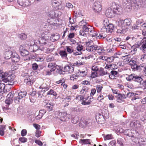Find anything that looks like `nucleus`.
<instances>
[{"label": "nucleus", "mask_w": 146, "mask_h": 146, "mask_svg": "<svg viewBox=\"0 0 146 146\" xmlns=\"http://www.w3.org/2000/svg\"><path fill=\"white\" fill-rule=\"evenodd\" d=\"M66 48L67 51L69 53H71L73 52V50L70 47L67 46L66 47Z\"/></svg>", "instance_id": "obj_62"}, {"label": "nucleus", "mask_w": 146, "mask_h": 146, "mask_svg": "<svg viewBox=\"0 0 146 146\" xmlns=\"http://www.w3.org/2000/svg\"><path fill=\"white\" fill-rule=\"evenodd\" d=\"M19 52L21 55L23 56L28 55L29 54V52L25 49H23L21 46L20 47Z\"/></svg>", "instance_id": "obj_16"}, {"label": "nucleus", "mask_w": 146, "mask_h": 146, "mask_svg": "<svg viewBox=\"0 0 146 146\" xmlns=\"http://www.w3.org/2000/svg\"><path fill=\"white\" fill-rule=\"evenodd\" d=\"M139 7V5L136 0H135L134 1L131 2V9H133L135 10H136L138 9Z\"/></svg>", "instance_id": "obj_18"}, {"label": "nucleus", "mask_w": 146, "mask_h": 146, "mask_svg": "<svg viewBox=\"0 0 146 146\" xmlns=\"http://www.w3.org/2000/svg\"><path fill=\"white\" fill-rule=\"evenodd\" d=\"M104 140H106L111 139L112 138V136L111 135H107L104 137Z\"/></svg>", "instance_id": "obj_50"}, {"label": "nucleus", "mask_w": 146, "mask_h": 146, "mask_svg": "<svg viewBox=\"0 0 146 146\" xmlns=\"http://www.w3.org/2000/svg\"><path fill=\"white\" fill-rule=\"evenodd\" d=\"M13 51L11 50H9L8 51H6L5 53V57L7 58V59L11 58Z\"/></svg>", "instance_id": "obj_24"}, {"label": "nucleus", "mask_w": 146, "mask_h": 146, "mask_svg": "<svg viewBox=\"0 0 146 146\" xmlns=\"http://www.w3.org/2000/svg\"><path fill=\"white\" fill-rule=\"evenodd\" d=\"M114 28V26L112 24H109L106 27H102L101 29V33H100L98 37L99 38L103 37L104 38L106 36L107 33H111L112 32Z\"/></svg>", "instance_id": "obj_3"}, {"label": "nucleus", "mask_w": 146, "mask_h": 146, "mask_svg": "<svg viewBox=\"0 0 146 146\" xmlns=\"http://www.w3.org/2000/svg\"><path fill=\"white\" fill-rule=\"evenodd\" d=\"M134 78V81L139 83L141 85L143 81L142 78L141 77L135 75Z\"/></svg>", "instance_id": "obj_22"}, {"label": "nucleus", "mask_w": 146, "mask_h": 146, "mask_svg": "<svg viewBox=\"0 0 146 146\" xmlns=\"http://www.w3.org/2000/svg\"><path fill=\"white\" fill-rule=\"evenodd\" d=\"M8 75V73L7 72H3V74L0 75V76L1 77L3 80L4 81V80L7 78Z\"/></svg>", "instance_id": "obj_38"}, {"label": "nucleus", "mask_w": 146, "mask_h": 146, "mask_svg": "<svg viewBox=\"0 0 146 146\" xmlns=\"http://www.w3.org/2000/svg\"><path fill=\"white\" fill-rule=\"evenodd\" d=\"M110 23L108 21L107 19L104 20L103 22V27H106Z\"/></svg>", "instance_id": "obj_53"}, {"label": "nucleus", "mask_w": 146, "mask_h": 146, "mask_svg": "<svg viewBox=\"0 0 146 146\" xmlns=\"http://www.w3.org/2000/svg\"><path fill=\"white\" fill-rule=\"evenodd\" d=\"M55 21L54 20H54H51V19H48L47 20V22L49 24V25H55V23L54 22V21Z\"/></svg>", "instance_id": "obj_43"}, {"label": "nucleus", "mask_w": 146, "mask_h": 146, "mask_svg": "<svg viewBox=\"0 0 146 146\" xmlns=\"http://www.w3.org/2000/svg\"><path fill=\"white\" fill-rule=\"evenodd\" d=\"M27 93V92L24 90H21V91L19 93L18 96L14 98V99L15 103L18 104L19 102V100L25 97Z\"/></svg>", "instance_id": "obj_6"}, {"label": "nucleus", "mask_w": 146, "mask_h": 146, "mask_svg": "<svg viewBox=\"0 0 146 146\" xmlns=\"http://www.w3.org/2000/svg\"><path fill=\"white\" fill-rule=\"evenodd\" d=\"M130 126L132 127L137 128L140 127V125L138 121L134 120L131 121Z\"/></svg>", "instance_id": "obj_17"}, {"label": "nucleus", "mask_w": 146, "mask_h": 146, "mask_svg": "<svg viewBox=\"0 0 146 146\" xmlns=\"http://www.w3.org/2000/svg\"><path fill=\"white\" fill-rule=\"evenodd\" d=\"M11 60L12 62H18L19 60V56L18 55V56H16L14 58H12Z\"/></svg>", "instance_id": "obj_44"}, {"label": "nucleus", "mask_w": 146, "mask_h": 146, "mask_svg": "<svg viewBox=\"0 0 146 146\" xmlns=\"http://www.w3.org/2000/svg\"><path fill=\"white\" fill-rule=\"evenodd\" d=\"M59 35L58 33L53 34L51 35L50 39L52 42L57 40L60 38Z\"/></svg>", "instance_id": "obj_21"}, {"label": "nucleus", "mask_w": 146, "mask_h": 146, "mask_svg": "<svg viewBox=\"0 0 146 146\" xmlns=\"http://www.w3.org/2000/svg\"><path fill=\"white\" fill-rule=\"evenodd\" d=\"M97 77V73L96 72H92L91 75V77L92 78H93Z\"/></svg>", "instance_id": "obj_48"}, {"label": "nucleus", "mask_w": 146, "mask_h": 146, "mask_svg": "<svg viewBox=\"0 0 146 146\" xmlns=\"http://www.w3.org/2000/svg\"><path fill=\"white\" fill-rule=\"evenodd\" d=\"M38 68V66L36 63H34L32 65V68L34 70H36Z\"/></svg>", "instance_id": "obj_51"}, {"label": "nucleus", "mask_w": 146, "mask_h": 146, "mask_svg": "<svg viewBox=\"0 0 146 146\" xmlns=\"http://www.w3.org/2000/svg\"><path fill=\"white\" fill-rule=\"evenodd\" d=\"M81 29L80 31V35L86 37L87 34H88L90 31L92 29V27L86 23H84L83 25H82Z\"/></svg>", "instance_id": "obj_4"}, {"label": "nucleus", "mask_w": 146, "mask_h": 146, "mask_svg": "<svg viewBox=\"0 0 146 146\" xmlns=\"http://www.w3.org/2000/svg\"><path fill=\"white\" fill-rule=\"evenodd\" d=\"M79 118L78 116L75 117L72 120V122L74 124L77 123L79 121Z\"/></svg>", "instance_id": "obj_41"}, {"label": "nucleus", "mask_w": 146, "mask_h": 146, "mask_svg": "<svg viewBox=\"0 0 146 146\" xmlns=\"http://www.w3.org/2000/svg\"><path fill=\"white\" fill-rule=\"evenodd\" d=\"M61 13L60 12L57 11H52L48 13V15L50 17L52 20H54V17H58L59 14L61 15Z\"/></svg>", "instance_id": "obj_9"}, {"label": "nucleus", "mask_w": 146, "mask_h": 146, "mask_svg": "<svg viewBox=\"0 0 146 146\" xmlns=\"http://www.w3.org/2000/svg\"><path fill=\"white\" fill-rule=\"evenodd\" d=\"M83 46L79 44L77 46L76 48L78 51L80 52L83 49Z\"/></svg>", "instance_id": "obj_49"}, {"label": "nucleus", "mask_w": 146, "mask_h": 146, "mask_svg": "<svg viewBox=\"0 0 146 146\" xmlns=\"http://www.w3.org/2000/svg\"><path fill=\"white\" fill-rule=\"evenodd\" d=\"M115 97L117 98V101L118 102L121 103L123 100L121 94L119 93L118 95H116Z\"/></svg>", "instance_id": "obj_29"}, {"label": "nucleus", "mask_w": 146, "mask_h": 146, "mask_svg": "<svg viewBox=\"0 0 146 146\" xmlns=\"http://www.w3.org/2000/svg\"><path fill=\"white\" fill-rule=\"evenodd\" d=\"M96 119L98 123L103 124L104 123L105 119L102 115L100 113H97L96 115Z\"/></svg>", "instance_id": "obj_10"}, {"label": "nucleus", "mask_w": 146, "mask_h": 146, "mask_svg": "<svg viewBox=\"0 0 146 146\" xmlns=\"http://www.w3.org/2000/svg\"><path fill=\"white\" fill-rule=\"evenodd\" d=\"M111 7L114 14H120L123 12L122 8L119 5L116 4L115 3H112Z\"/></svg>", "instance_id": "obj_7"}, {"label": "nucleus", "mask_w": 146, "mask_h": 146, "mask_svg": "<svg viewBox=\"0 0 146 146\" xmlns=\"http://www.w3.org/2000/svg\"><path fill=\"white\" fill-rule=\"evenodd\" d=\"M18 3L20 6L26 7L31 4L30 0H18Z\"/></svg>", "instance_id": "obj_12"}, {"label": "nucleus", "mask_w": 146, "mask_h": 146, "mask_svg": "<svg viewBox=\"0 0 146 146\" xmlns=\"http://www.w3.org/2000/svg\"><path fill=\"white\" fill-rule=\"evenodd\" d=\"M45 108L47 110L49 111H50L52 110L53 105L50 104H48L45 106Z\"/></svg>", "instance_id": "obj_31"}, {"label": "nucleus", "mask_w": 146, "mask_h": 146, "mask_svg": "<svg viewBox=\"0 0 146 146\" xmlns=\"http://www.w3.org/2000/svg\"><path fill=\"white\" fill-rule=\"evenodd\" d=\"M61 3V0H52V5L56 7L60 5Z\"/></svg>", "instance_id": "obj_23"}, {"label": "nucleus", "mask_w": 146, "mask_h": 146, "mask_svg": "<svg viewBox=\"0 0 146 146\" xmlns=\"http://www.w3.org/2000/svg\"><path fill=\"white\" fill-rule=\"evenodd\" d=\"M39 88L41 89L42 90L38 92V98H41L44 96H46L45 92L49 89L48 86L46 84H43L40 86Z\"/></svg>", "instance_id": "obj_5"}, {"label": "nucleus", "mask_w": 146, "mask_h": 146, "mask_svg": "<svg viewBox=\"0 0 146 146\" xmlns=\"http://www.w3.org/2000/svg\"><path fill=\"white\" fill-rule=\"evenodd\" d=\"M72 97L70 96H67L64 99L62 102L65 103V104L64 105V107L67 106H68V102L70 101Z\"/></svg>", "instance_id": "obj_20"}, {"label": "nucleus", "mask_w": 146, "mask_h": 146, "mask_svg": "<svg viewBox=\"0 0 146 146\" xmlns=\"http://www.w3.org/2000/svg\"><path fill=\"white\" fill-rule=\"evenodd\" d=\"M141 43V46L140 47V49L142 50L144 53L146 52V41L145 39H142L140 41Z\"/></svg>", "instance_id": "obj_15"}, {"label": "nucleus", "mask_w": 146, "mask_h": 146, "mask_svg": "<svg viewBox=\"0 0 146 146\" xmlns=\"http://www.w3.org/2000/svg\"><path fill=\"white\" fill-rule=\"evenodd\" d=\"M140 26L136 25H134L132 27V30H135L136 29H138L139 28Z\"/></svg>", "instance_id": "obj_63"}, {"label": "nucleus", "mask_w": 146, "mask_h": 146, "mask_svg": "<svg viewBox=\"0 0 146 146\" xmlns=\"http://www.w3.org/2000/svg\"><path fill=\"white\" fill-rule=\"evenodd\" d=\"M38 42L40 45H44L48 47H46L45 50L46 52L49 53L53 51L54 49V46L50 42H48L46 40L44 37L41 38L39 39Z\"/></svg>", "instance_id": "obj_2"}, {"label": "nucleus", "mask_w": 146, "mask_h": 146, "mask_svg": "<svg viewBox=\"0 0 146 146\" xmlns=\"http://www.w3.org/2000/svg\"><path fill=\"white\" fill-rule=\"evenodd\" d=\"M99 72V74L101 76H104L106 74V72H105L104 70V69L102 68H100Z\"/></svg>", "instance_id": "obj_37"}, {"label": "nucleus", "mask_w": 146, "mask_h": 146, "mask_svg": "<svg viewBox=\"0 0 146 146\" xmlns=\"http://www.w3.org/2000/svg\"><path fill=\"white\" fill-rule=\"evenodd\" d=\"M80 98V100H86L89 97L87 98V99H86L85 100H84V97L81 96V95H77L76 97V99H77L78 98Z\"/></svg>", "instance_id": "obj_52"}, {"label": "nucleus", "mask_w": 146, "mask_h": 146, "mask_svg": "<svg viewBox=\"0 0 146 146\" xmlns=\"http://www.w3.org/2000/svg\"><path fill=\"white\" fill-rule=\"evenodd\" d=\"M15 76L13 74H10L7 78L4 80V82H8L10 83L9 84L13 85V82L14 80Z\"/></svg>", "instance_id": "obj_11"}, {"label": "nucleus", "mask_w": 146, "mask_h": 146, "mask_svg": "<svg viewBox=\"0 0 146 146\" xmlns=\"http://www.w3.org/2000/svg\"><path fill=\"white\" fill-rule=\"evenodd\" d=\"M115 57L114 56H111L110 57H107V62L108 63H111L113 61Z\"/></svg>", "instance_id": "obj_40"}, {"label": "nucleus", "mask_w": 146, "mask_h": 146, "mask_svg": "<svg viewBox=\"0 0 146 146\" xmlns=\"http://www.w3.org/2000/svg\"><path fill=\"white\" fill-rule=\"evenodd\" d=\"M135 75V74H131L128 76L127 77L126 79L128 81H130L131 80L134 81Z\"/></svg>", "instance_id": "obj_30"}, {"label": "nucleus", "mask_w": 146, "mask_h": 146, "mask_svg": "<svg viewBox=\"0 0 146 146\" xmlns=\"http://www.w3.org/2000/svg\"><path fill=\"white\" fill-rule=\"evenodd\" d=\"M48 67L50 68V71L52 72L55 70V66L52 63H49L48 65Z\"/></svg>", "instance_id": "obj_39"}, {"label": "nucleus", "mask_w": 146, "mask_h": 146, "mask_svg": "<svg viewBox=\"0 0 146 146\" xmlns=\"http://www.w3.org/2000/svg\"><path fill=\"white\" fill-rule=\"evenodd\" d=\"M14 93L12 92H9V94L7 95V97L8 98H11L12 99V98L14 96Z\"/></svg>", "instance_id": "obj_59"}, {"label": "nucleus", "mask_w": 146, "mask_h": 146, "mask_svg": "<svg viewBox=\"0 0 146 146\" xmlns=\"http://www.w3.org/2000/svg\"><path fill=\"white\" fill-rule=\"evenodd\" d=\"M24 82L27 85H31L33 84V81H28L26 80H24Z\"/></svg>", "instance_id": "obj_60"}, {"label": "nucleus", "mask_w": 146, "mask_h": 146, "mask_svg": "<svg viewBox=\"0 0 146 146\" xmlns=\"http://www.w3.org/2000/svg\"><path fill=\"white\" fill-rule=\"evenodd\" d=\"M89 34L93 37H96L98 35V33H97V32L93 29V27H92V29L91 30V31H90Z\"/></svg>", "instance_id": "obj_28"}, {"label": "nucleus", "mask_w": 146, "mask_h": 146, "mask_svg": "<svg viewBox=\"0 0 146 146\" xmlns=\"http://www.w3.org/2000/svg\"><path fill=\"white\" fill-rule=\"evenodd\" d=\"M27 133V131L26 129H23L21 132V135L22 136H24L26 135Z\"/></svg>", "instance_id": "obj_58"}, {"label": "nucleus", "mask_w": 146, "mask_h": 146, "mask_svg": "<svg viewBox=\"0 0 146 146\" xmlns=\"http://www.w3.org/2000/svg\"><path fill=\"white\" fill-rule=\"evenodd\" d=\"M140 142L143 143L142 144H146V138L144 137L141 138L139 139Z\"/></svg>", "instance_id": "obj_61"}, {"label": "nucleus", "mask_w": 146, "mask_h": 146, "mask_svg": "<svg viewBox=\"0 0 146 146\" xmlns=\"http://www.w3.org/2000/svg\"><path fill=\"white\" fill-rule=\"evenodd\" d=\"M131 21L130 19H126L124 20L120 19L118 21L117 33L118 34H124L127 30V26L130 25Z\"/></svg>", "instance_id": "obj_1"}, {"label": "nucleus", "mask_w": 146, "mask_h": 146, "mask_svg": "<svg viewBox=\"0 0 146 146\" xmlns=\"http://www.w3.org/2000/svg\"><path fill=\"white\" fill-rule=\"evenodd\" d=\"M19 140L22 143H25L27 142V139L26 138L21 137L19 138Z\"/></svg>", "instance_id": "obj_47"}, {"label": "nucleus", "mask_w": 146, "mask_h": 146, "mask_svg": "<svg viewBox=\"0 0 146 146\" xmlns=\"http://www.w3.org/2000/svg\"><path fill=\"white\" fill-rule=\"evenodd\" d=\"M146 68V64H142L139 66L138 68L137 69V70L139 69H141L144 71Z\"/></svg>", "instance_id": "obj_32"}, {"label": "nucleus", "mask_w": 146, "mask_h": 146, "mask_svg": "<svg viewBox=\"0 0 146 146\" xmlns=\"http://www.w3.org/2000/svg\"><path fill=\"white\" fill-rule=\"evenodd\" d=\"M141 85H142L144 88L143 89L144 90L146 89V80H144V81H143Z\"/></svg>", "instance_id": "obj_64"}, {"label": "nucleus", "mask_w": 146, "mask_h": 146, "mask_svg": "<svg viewBox=\"0 0 146 146\" xmlns=\"http://www.w3.org/2000/svg\"><path fill=\"white\" fill-rule=\"evenodd\" d=\"M67 115V114L66 112H61L59 113L58 116L61 121H64L65 120Z\"/></svg>", "instance_id": "obj_19"}, {"label": "nucleus", "mask_w": 146, "mask_h": 146, "mask_svg": "<svg viewBox=\"0 0 146 146\" xmlns=\"http://www.w3.org/2000/svg\"><path fill=\"white\" fill-rule=\"evenodd\" d=\"M13 101V100L12 99L7 98V99L5 100V104L9 106L12 103Z\"/></svg>", "instance_id": "obj_36"}, {"label": "nucleus", "mask_w": 146, "mask_h": 146, "mask_svg": "<svg viewBox=\"0 0 146 146\" xmlns=\"http://www.w3.org/2000/svg\"><path fill=\"white\" fill-rule=\"evenodd\" d=\"M6 93L5 92L3 91H0V100L2 99L4 97L6 96Z\"/></svg>", "instance_id": "obj_45"}, {"label": "nucleus", "mask_w": 146, "mask_h": 146, "mask_svg": "<svg viewBox=\"0 0 146 146\" xmlns=\"http://www.w3.org/2000/svg\"><path fill=\"white\" fill-rule=\"evenodd\" d=\"M92 102L91 101L89 100L88 102H85V100L83 101L81 103V104L83 105H90L91 104V102Z\"/></svg>", "instance_id": "obj_55"}, {"label": "nucleus", "mask_w": 146, "mask_h": 146, "mask_svg": "<svg viewBox=\"0 0 146 146\" xmlns=\"http://www.w3.org/2000/svg\"><path fill=\"white\" fill-rule=\"evenodd\" d=\"M103 88V87L102 86L100 85H98L96 86V89L97 90L98 93H99L100 92Z\"/></svg>", "instance_id": "obj_46"}, {"label": "nucleus", "mask_w": 146, "mask_h": 146, "mask_svg": "<svg viewBox=\"0 0 146 146\" xmlns=\"http://www.w3.org/2000/svg\"><path fill=\"white\" fill-rule=\"evenodd\" d=\"M72 64L65 66L63 68V72H67L69 73H72L74 71V67Z\"/></svg>", "instance_id": "obj_13"}, {"label": "nucleus", "mask_w": 146, "mask_h": 146, "mask_svg": "<svg viewBox=\"0 0 146 146\" xmlns=\"http://www.w3.org/2000/svg\"><path fill=\"white\" fill-rule=\"evenodd\" d=\"M113 10L112 7L109 8L106 11V16L109 18H111L113 16L114 14Z\"/></svg>", "instance_id": "obj_14"}, {"label": "nucleus", "mask_w": 146, "mask_h": 146, "mask_svg": "<svg viewBox=\"0 0 146 146\" xmlns=\"http://www.w3.org/2000/svg\"><path fill=\"white\" fill-rule=\"evenodd\" d=\"M136 133V131L133 130V132H132V131L130 130V131L129 132V133H128V134H127V136L129 137H134L135 136V133Z\"/></svg>", "instance_id": "obj_35"}, {"label": "nucleus", "mask_w": 146, "mask_h": 146, "mask_svg": "<svg viewBox=\"0 0 146 146\" xmlns=\"http://www.w3.org/2000/svg\"><path fill=\"white\" fill-rule=\"evenodd\" d=\"M117 143L121 145H123V140L121 138H119L117 140Z\"/></svg>", "instance_id": "obj_54"}, {"label": "nucleus", "mask_w": 146, "mask_h": 146, "mask_svg": "<svg viewBox=\"0 0 146 146\" xmlns=\"http://www.w3.org/2000/svg\"><path fill=\"white\" fill-rule=\"evenodd\" d=\"M18 36L21 40L25 39L27 37V35L24 33H22L19 35Z\"/></svg>", "instance_id": "obj_34"}, {"label": "nucleus", "mask_w": 146, "mask_h": 146, "mask_svg": "<svg viewBox=\"0 0 146 146\" xmlns=\"http://www.w3.org/2000/svg\"><path fill=\"white\" fill-rule=\"evenodd\" d=\"M57 95V94L56 92L52 89H50L49 91L48 92L47 94H46V96L47 95H52L55 96H56Z\"/></svg>", "instance_id": "obj_25"}, {"label": "nucleus", "mask_w": 146, "mask_h": 146, "mask_svg": "<svg viewBox=\"0 0 146 146\" xmlns=\"http://www.w3.org/2000/svg\"><path fill=\"white\" fill-rule=\"evenodd\" d=\"M59 54L62 58H66L67 56V54L66 51L60 50V51Z\"/></svg>", "instance_id": "obj_27"}, {"label": "nucleus", "mask_w": 146, "mask_h": 146, "mask_svg": "<svg viewBox=\"0 0 146 146\" xmlns=\"http://www.w3.org/2000/svg\"><path fill=\"white\" fill-rule=\"evenodd\" d=\"M87 72L85 71L80 72L79 74L80 75L83 77L87 75Z\"/></svg>", "instance_id": "obj_56"}, {"label": "nucleus", "mask_w": 146, "mask_h": 146, "mask_svg": "<svg viewBox=\"0 0 146 146\" xmlns=\"http://www.w3.org/2000/svg\"><path fill=\"white\" fill-rule=\"evenodd\" d=\"M90 139H80V142H82L84 144H87L88 143L90 144Z\"/></svg>", "instance_id": "obj_42"}, {"label": "nucleus", "mask_w": 146, "mask_h": 146, "mask_svg": "<svg viewBox=\"0 0 146 146\" xmlns=\"http://www.w3.org/2000/svg\"><path fill=\"white\" fill-rule=\"evenodd\" d=\"M73 111H74L76 112H80L82 111L81 109L78 107L75 108H73Z\"/></svg>", "instance_id": "obj_57"}, {"label": "nucleus", "mask_w": 146, "mask_h": 146, "mask_svg": "<svg viewBox=\"0 0 146 146\" xmlns=\"http://www.w3.org/2000/svg\"><path fill=\"white\" fill-rule=\"evenodd\" d=\"M30 72L27 70H25L22 72L21 74V76L24 77H25L27 78L29 76H31L30 75Z\"/></svg>", "instance_id": "obj_26"}, {"label": "nucleus", "mask_w": 146, "mask_h": 146, "mask_svg": "<svg viewBox=\"0 0 146 146\" xmlns=\"http://www.w3.org/2000/svg\"><path fill=\"white\" fill-rule=\"evenodd\" d=\"M85 63L84 62H82L80 61H76L73 64V66H80L84 65Z\"/></svg>", "instance_id": "obj_33"}, {"label": "nucleus", "mask_w": 146, "mask_h": 146, "mask_svg": "<svg viewBox=\"0 0 146 146\" xmlns=\"http://www.w3.org/2000/svg\"><path fill=\"white\" fill-rule=\"evenodd\" d=\"M93 9L96 13L100 12L102 9V6L99 1L95 2L93 5Z\"/></svg>", "instance_id": "obj_8"}]
</instances>
